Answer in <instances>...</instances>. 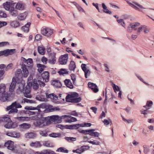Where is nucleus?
<instances>
[{
  "instance_id": "54",
  "label": "nucleus",
  "mask_w": 154,
  "mask_h": 154,
  "mask_svg": "<svg viewBox=\"0 0 154 154\" xmlns=\"http://www.w3.org/2000/svg\"><path fill=\"white\" fill-rule=\"evenodd\" d=\"M40 134L42 136L46 137L47 136V132L45 131H40Z\"/></svg>"
},
{
  "instance_id": "3",
  "label": "nucleus",
  "mask_w": 154,
  "mask_h": 154,
  "mask_svg": "<svg viewBox=\"0 0 154 154\" xmlns=\"http://www.w3.org/2000/svg\"><path fill=\"white\" fill-rule=\"evenodd\" d=\"M6 88L4 84H0V100L3 102L7 101L8 98V93L5 91Z\"/></svg>"
},
{
  "instance_id": "58",
  "label": "nucleus",
  "mask_w": 154,
  "mask_h": 154,
  "mask_svg": "<svg viewBox=\"0 0 154 154\" xmlns=\"http://www.w3.org/2000/svg\"><path fill=\"white\" fill-rule=\"evenodd\" d=\"M6 17V14L4 13L2 11H0V18Z\"/></svg>"
},
{
  "instance_id": "18",
  "label": "nucleus",
  "mask_w": 154,
  "mask_h": 154,
  "mask_svg": "<svg viewBox=\"0 0 154 154\" xmlns=\"http://www.w3.org/2000/svg\"><path fill=\"white\" fill-rule=\"evenodd\" d=\"M89 87L91 88L94 92H97L99 90L97 88V86L95 84L89 82L88 83Z\"/></svg>"
},
{
  "instance_id": "48",
  "label": "nucleus",
  "mask_w": 154,
  "mask_h": 154,
  "mask_svg": "<svg viewBox=\"0 0 154 154\" xmlns=\"http://www.w3.org/2000/svg\"><path fill=\"white\" fill-rule=\"evenodd\" d=\"M117 21L119 23H120L121 25H122L124 27H125V24L123 19H119V20H118Z\"/></svg>"
},
{
  "instance_id": "25",
  "label": "nucleus",
  "mask_w": 154,
  "mask_h": 154,
  "mask_svg": "<svg viewBox=\"0 0 154 154\" xmlns=\"http://www.w3.org/2000/svg\"><path fill=\"white\" fill-rule=\"evenodd\" d=\"M6 134L8 136L13 137H19L20 135L17 134L15 132H9L6 133Z\"/></svg>"
},
{
  "instance_id": "35",
  "label": "nucleus",
  "mask_w": 154,
  "mask_h": 154,
  "mask_svg": "<svg viewBox=\"0 0 154 154\" xmlns=\"http://www.w3.org/2000/svg\"><path fill=\"white\" fill-rule=\"evenodd\" d=\"M20 126L21 128H23L24 129L29 128L31 126L30 124L26 123H23L20 125Z\"/></svg>"
},
{
  "instance_id": "53",
  "label": "nucleus",
  "mask_w": 154,
  "mask_h": 154,
  "mask_svg": "<svg viewBox=\"0 0 154 154\" xmlns=\"http://www.w3.org/2000/svg\"><path fill=\"white\" fill-rule=\"evenodd\" d=\"M103 122L104 124L106 125L109 124L110 123H111V124H112V121L110 119H109V120L107 119H104L103 121Z\"/></svg>"
},
{
  "instance_id": "57",
  "label": "nucleus",
  "mask_w": 154,
  "mask_h": 154,
  "mask_svg": "<svg viewBox=\"0 0 154 154\" xmlns=\"http://www.w3.org/2000/svg\"><path fill=\"white\" fill-rule=\"evenodd\" d=\"M71 79L73 81V82L74 84L75 83L76 78L75 75L74 74H71Z\"/></svg>"
},
{
  "instance_id": "42",
  "label": "nucleus",
  "mask_w": 154,
  "mask_h": 154,
  "mask_svg": "<svg viewBox=\"0 0 154 154\" xmlns=\"http://www.w3.org/2000/svg\"><path fill=\"white\" fill-rule=\"evenodd\" d=\"M57 151L60 152L65 153H68V151L67 149H65L63 147H60L58 148L57 150Z\"/></svg>"
},
{
  "instance_id": "21",
  "label": "nucleus",
  "mask_w": 154,
  "mask_h": 154,
  "mask_svg": "<svg viewBox=\"0 0 154 154\" xmlns=\"http://www.w3.org/2000/svg\"><path fill=\"white\" fill-rule=\"evenodd\" d=\"M65 84L67 87L70 89H72L73 88V86L71 80L69 79H66L64 81Z\"/></svg>"
},
{
  "instance_id": "22",
  "label": "nucleus",
  "mask_w": 154,
  "mask_h": 154,
  "mask_svg": "<svg viewBox=\"0 0 154 154\" xmlns=\"http://www.w3.org/2000/svg\"><path fill=\"white\" fill-rule=\"evenodd\" d=\"M27 13L26 12L20 14L17 17L18 20H24L27 16Z\"/></svg>"
},
{
  "instance_id": "6",
  "label": "nucleus",
  "mask_w": 154,
  "mask_h": 154,
  "mask_svg": "<svg viewBox=\"0 0 154 154\" xmlns=\"http://www.w3.org/2000/svg\"><path fill=\"white\" fill-rule=\"evenodd\" d=\"M66 99L67 102L74 103L79 102L82 100L80 97L75 98L70 94L68 95L66 97Z\"/></svg>"
},
{
  "instance_id": "1",
  "label": "nucleus",
  "mask_w": 154,
  "mask_h": 154,
  "mask_svg": "<svg viewBox=\"0 0 154 154\" xmlns=\"http://www.w3.org/2000/svg\"><path fill=\"white\" fill-rule=\"evenodd\" d=\"M22 107V106L20 104L16 101L12 103L11 104L8 106L6 109L7 111H9L8 112V114H13L18 113H26V111L24 110L19 111H18L17 108Z\"/></svg>"
},
{
  "instance_id": "16",
  "label": "nucleus",
  "mask_w": 154,
  "mask_h": 154,
  "mask_svg": "<svg viewBox=\"0 0 154 154\" xmlns=\"http://www.w3.org/2000/svg\"><path fill=\"white\" fill-rule=\"evenodd\" d=\"M69 116L64 115L62 116L61 117H59L58 116V118L57 119V123H60L63 120L65 122H68V120H69Z\"/></svg>"
},
{
  "instance_id": "27",
  "label": "nucleus",
  "mask_w": 154,
  "mask_h": 154,
  "mask_svg": "<svg viewBox=\"0 0 154 154\" xmlns=\"http://www.w3.org/2000/svg\"><path fill=\"white\" fill-rule=\"evenodd\" d=\"M102 7L103 9V12L104 13L109 14H112V12L111 11H109L107 9L106 6L105 5L104 3H103L102 4Z\"/></svg>"
},
{
  "instance_id": "19",
  "label": "nucleus",
  "mask_w": 154,
  "mask_h": 154,
  "mask_svg": "<svg viewBox=\"0 0 154 154\" xmlns=\"http://www.w3.org/2000/svg\"><path fill=\"white\" fill-rule=\"evenodd\" d=\"M41 75L43 81L45 80V82L49 81V76L48 72H45L42 74Z\"/></svg>"
},
{
  "instance_id": "20",
  "label": "nucleus",
  "mask_w": 154,
  "mask_h": 154,
  "mask_svg": "<svg viewBox=\"0 0 154 154\" xmlns=\"http://www.w3.org/2000/svg\"><path fill=\"white\" fill-rule=\"evenodd\" d=\"M51 84L56 88H60L62 85L61 82L58 80H53L51 81Z\"/></svg>"
},
{
  "instance_id": "36",
  "label": "nucleus",
  "mask_w": 154,
  "mask_h": 154,
  "mask_svg": "<svg viewBox=\"0 0 154 154\" xmlns=\"http://www.w3.org/2000/svg\"><path fill=\"white\" fill-rule=\"evenodd\" d=\"M19 23L17 21H12L11 22V25L14 27H17L19 26Z\"/></svg>"
},
{
  "instance_id": "17",
  "label": "nucleus",
  "mask_w": 154,
  "mask_h": 154,
  "mask_svg": "<svg viewBox=\"0 0 154 154\" xmlns=\"http://www.w3.org/2000/svg\"><path fill=\"white\" fill-rule=\"evenodd\" d=\"M16 83V78L13 77L12 79V82L10 86L9 90L11 92H13L15 88Z\"/></svg>"
},
{
  "instance_id": "63",
  "label": "nucleus",
  "mask_w": 154,
  "mask_h": 154,
  "mask_svg": "<svg viewBox=\"0 0 154 154\" xmlns=\"http://www.w3.org/2000/svg\"><path fill=\"white\" fill-rule=\"evenodd\" d=\"M38 83L39 85L41 87H43L45 85V84L43 82L40 80H38Z\"/></svg>"
},
{
  "instance_id": "33",
  "label": "nucleus",
  "mask_w": 154,
  "mask_h": 154,
  "mask_svg": "<svg viewBox=\"0 0 154 154\" xmlns=\"http://www.w3.org/2000/svg\"><path fill=\"white\" fill-rule=\"evenodd\" d=\"M25 137L29 138H33L35 137V134L34 133H30L25 134Z\"/></svg>"
},
{
  "instance_id": "2",
  "label": "nucleus",
  "mask_w": 154,
  "mask_h": 154,
  "mask_svg": "<svg viewBox=\"0 0 154 154\" xmlns=\"http://www.w3.org/2000/svg\"><path fill=\"white\" fill-rule=\"evenodd\" d=\"M0 122L4 123V126L7 128H14L17 126L16 124L13 123L11 119L7 116L0 117Z\"/></svg>"
},
{
  "instance_id": "24",
  "label": "nucleus",
  "mask_w": 154,
  "mask_h": 154,
  "mask_svg": "<svg viewBox=\"0 0 154 154\" xmlns=\"http://www.w3.org/2000/svg\"><path fill=\"white\" fill-rule=\"evenodd\" d=\"M31 24L30 22H28L27 23L22 27V29L24 32H27L29 30V27Z\"/></svg>"
},
{
  "instance_id": "50",
  "label": "nucleus",
  "mask_w": 154,
  "mask_h": 154,
  "mask_svg": "<svg viewBox=\"0 0 154 154\" xmlns=\"http://www.w3.org/2000/svg\"><path fill=\"white\" fill-rule=\"evenodd\" d=\"M65 139L67 140L68 141H69V140L73 141H75L76 140V139L75 138L73 137H66L65 138Z\"/></svg>"
},
{
  "instance_id": "15",
  "label": "nucleus",
  "mask_w": 154,
  "mask_h": 154,
  "mask_svg": "<svg viewBox=\"0 0 154 154\" xmlns=\"http://www.w3.org/2000/svg\"><path fill=\"white\" fill-rule=\"evenodd\" d=\"M90 147L88 146H81L79 149H77L76 150H73L72 152H76L77 153L80 154L83 152L85 150L89 149Z\"/></svg>"
},
{
  "instance_id": "46",
  "label": "nucleus",
  "mask_w": 154,
  "mask_h": 154,
  "mask_svg": "<svg viewBox=\"0 0 154 154\" xmlns=\"http://www.w3.org/2000/svg\"><path fill=\"white\" fill-rule=\"evenodd\" d=\"M51 60H49L51 64H54L56 61L55 54H54L53 56L51 57Z\"/></svg>"
},
{
  "instance_id": "39",
  "label": "nucleus",
  "mask_w": 154,
  "mask_h": 154,
  "mask_svg": "<svg viewBox=\"0 0 154 154\" xmlns=\"http://www.w3.org/2000/svg\"><path fill=\"white\" fill-rule=\"evenodd\" d=\"M59 73L60 75H63L64 74H68V72L66 69H61L59 71Z\"/></svg>"
},
{
  "instance_id": "41",
  "label": "nucleus",
  "mask_w": 154,
  "mask_h": 154,
  "mask_svg": "<svg viewBox=\"0 0 154 154\" xmlns=\"http://www.w3.org/2000/svg\"><path fill=\"white\" fill-rule=\"evenodd\" d=\"M17 120L19 121H27L29 119V117H19L17 118Z\"/></svg>"
},
{
  "instance_id": "64",
  "label": "nucleus",
  "mask_w": 154,
  "mask_h": 154,
  "mask_svg": "<svg viewBox=\"0 0 154 154\" xmlns=\"http://www.w3.org/2000/svg\"><path fill=\"white\" fill-rule=\"evenodd\" d=\"M76 8H77V9H78V10L79 11L85 12V11L79 5L76 7Z\"/></svg>"
},
{
  "instance_id": "52",
  "label": "nucleus",
  "mask_w": 154,
  "mask_h": 154,
  "mask_svg": "<svg viewBox=\"0 0 154 154\" xmlns=\"http://www.w3.org/2000/svg\"><path fill=\"white\" fill-rule=\"evenodd\" d=\"M134 5L135 6H136L137 7L139 8H141L145 9V8H143L142 5L139 4L137 2H134ZM139 10V9L138 10Z\"/></svg>"
},
{
  "instance_id": "28",
  "label": "nucleus",
  "mask_w": 154,
  "mask_h": 154,
  "mask_svg": "<svg viewBox=\"0 0 154 154\" xmlns=\"http://www.w3.org/2000/svg\"><path fill=\"white\" fill-rule=\"evenodd\" d=\"M76 68V65L75 62L73 61H71L69 65V69L71 71H74Z\"/></svg>"
},
{
  "instance_id": "55",
  "label": "nucleus",
  "mask_w": 154,
  "mask_h": 154,
  "mask_svg": "<svg viewBox=\"0 0 154 154\" xmlns=\"http://www.w3.org/2000/svg\"><path fill=\"white\" fill-rule=\"evenodd\" d=\"M46 97L47 98H50L51 99H53V98H54V94H48L47 93H46Z\"/></svg>"
},
{
  "instance_id": "43",
  "label": "nucleus",
  "mask_w": 154,
  "mask_h": 154,
  "mask_svg": "<svg viewBox=\"0 0 154 154\" xmlns=\"http://www.w3.org/2000/svg\"><path fill=\"white\" fill-rule=\"evenodd\" d=\"M127 2L129 4V5L133 8L135 9V10L139 9V8L137 7L136 6H135L134 5V2H133L132 3H131L127 1Z\"/></svg>"
},
{
  "instance_id": "44",
  "label": "nucleus",
  "mask_w": 154,
  "mask_h": 154,
  "mask_svg": "<svg viewBox=\"0 0 154 154\" xmlns=\"http://www.w3.org/2000/svg\"><path fill=\"white\" fill-rule=\"evenodd\" d=\"M93 130H82L80 132L81 133L84 134H89L91 131Z\"/></svg>"
},
{
  "instance_id": "4",
  "label": "nucleus",
  "mask_w": 154,
  "mask_h": 154,
  "mask_svg": "<svg viewBox=\"0 0 154 154\" xmlns=\"http://www.w3.org/2000/svg\"><path fill=\"white\" fill-rule=\"evenodd\" d=\"M3 6L4 8L9 11L10 15L12 16L15 17L18 14V11L11 5L7 4H4Z\"/></svg>"
},
{
  "instance_id": "49",
  "label": "nucleus",
  "mask_w": 154,
  "mask_h": 154,
  "mask_svg": "<svg viewBox=\"0 0 154 154\" xmlns=\"http://www.w3.org/2000/svg\"><path fill=\"white\" fill-rule=\"evenodd\" d=\"M112 86L113 89L116 92V91H120V88L117 85H116L114 84H113Z\"/></svg>"
},
{
  "instance_id": "51",
  "label": "nucleus",
  "mask_w": 154,
  "mask_h": 154,
  "mask_svg": "<svg viewBox=\"0 0 154 154\" xmlns=\"http://www.w3.org/2000/svg\"><path fill=\"white\" fill-rule=\"evenodd\" d=\"M21 72V70L20 69H17L15 73L16 75L17 76V77L20 76L21 75H22Z\"/></svg>"
},
{
  "instance_id": "45",
  "label": "nucleus",
  "mask_w": 154,
  "mask_h": 154,
  "mask_svg": "<svg viewBox=\"0 0 154 154\" xmlns=\"http://www.w3.org/2000/svg\"><path fill=\"white\" fill-rule=\"evenodd\" d=\"M69 120H68V121L69 123H71L72 122H75L77 120L76 118L72 117L70 116H69Z\"/></svg>"
},
{
  "instance_id": "59",
  "label": "nucleus",
  "mask_w": 154,
  "mask_h": 154,
  "mask_svg": "<svg viewBox=\"0 0 154 154\" xmlns=\"http://www.w3.org/2000/svg\"><path fill=\"white\" fill-rule=\"evenodd\" d=\"M82 126L81 124H77L72 125V129H77L80 127Z\"/></svg>"
},
{
  "instance_id": "34",
  "label": "nucleus",
  "mask_w": 154,
  "mask_h": 154,
  "mask_svg": "<svg viewBox=\"0 0 154 154\" xmlns=\"http://www.w3.org/2000/svg\"><path fill=\"white\" fill-rule=\"evenodd\" d=\"M38 52L39 54L43 55L45 53V49L43 47H38Z\"/></svg>"
},
{
  "instance_id": "56",
  "label": "nucleus",
  "mask_w": 154,
  "mask_h": 154,
  "mask_svg": "<svg viewBox=\"0 0 154 154\" xmlns=\"http://www.w3.org/2000/svg\"><path fill=\"white\" fill-rule=\"evenodd\" d=\"M88 142L89 143H91L93 145H99L100 143V142L97 141H96L95 142H94V141H88Z\"/></svg>"
},
{
  "instance_id": "26",
  "label": "nucleus",
  "mask_w": 154,
  "mask_h": 154,
  "mask_svg": "<svg viewBox=\"0 0 154 154\" xmlns=\"http://www.w3.org/2000/svg\"><path fill=\"white\" fill-rule=\"evenodd\" d=\"M16 9L19 10H23L24 9V6L21 2L17 3L15 6Z\"/></svg>"
},
{
  "instance_id": "11",
  "label": "nucleus",
  "mask_w": 154,
  "mask_h": 154,
  "mask_svg": "<svg viewBox=\"0 0 154 154\" xmlns=\"http://www.w3.org/2000/svg\"><path fill=\"white\" fill-rule=\"evenodd\" d=\"M15 51L16 49H8L2 51H0V56L4 55L5 56H7L9 55L14 54Z\"/></svg>"
},
{
  "instance_id": "62",
  "label": "nucleus",
  "mask_w": 154,
  "mask_h": 154,
  "mask_svg": "<svg viewBox=\"0 0 154 154\" xmlns=\"http://www.w3.org/2000/svg\"><path fill=\"white\" fill-rule=\"evenodd\" d=\"M13 66V65L12 63H10L6 67L5 70L6 71H8L11 69Z\"/></svg>"
},
{
  "instance_id": "8",
  "label": "nucleus",
  "mask_w": 154,
  "mask_h": 154,
  "mask_svg": "<svg viewBox=\"0 0 154 154\" xmlns=\"http://www.w3.org/2000/svg\"><path fill=\"white\" fill-rule=\"evenodd\" d=\"M41 33L43 35L48 37L53 33V30L49 28H42L41 29Z\"/></svg>"
},
{
  "instance_id": "38",
  "label": "nucleus",
  "mask_w": 154,
  "mask_h": 154,
  "mask_svg": "<svg viewBox=\"0 0 154 154\" xmlns=\"http://www.w3.org/2000/svg\"><path fill=\"white\" fill-rule=\"evenodd\" d=\"M61 134H60L55 133H52L49 134V136L50 137L55 138L60 137L61 136Z\"/></svg>"
},
{
  "instance_id": "9",
  "label": "nucleus",
  "mask_w": 154,
  "mask_h": 154,
  "mask_svg": "<svg viewBox=\"0 0 154 154\" xmlns=\"http://www.w3.org/2000/svg\"><path fill=\"white\" fill-rule=\"evenodd\" d=\"M140 23L138 22L130 23L127 27V31L129 32H131L133 29L134 30H137L136 27L139 26Z\"/></svg>"
},
{
  "instance_id": "14",
  "label": "nucleus",
  "mask_w": 154,
  "mask_h": 154,
  "mask_svg": "<svg viewBox=\"0 0 154 154\" xmlns=\"http://www.w3.org/2000/svg\"><path fill=\"white\" fill-rule=\"evenodd\" d=\"M86 65L85 64H82L81 65V67L82 70L85 72V77L86 78H88V76L90 75L91 72L90 70L87 69L86 67Z\"/></svg>"
},
{
  "instance_id": "40",
  "label": "nucleus",
  "mask_w": 154,
  "mask_h": 154,
  "mask_svg": "<svg viewBox=\"0 0 154 154\" xmlns=\"http://www.w3.org/2000/svg\"><path fill=\"white\" fill-rule=\"evenodd\" d=\"M144 26V25H141L138 28L137 32V35L140 34V32L143 30Z\"/></svg>"
},
{
  "instance_id": "37",
  "label": "nucleus",
  "mask_w": 154,
  "mask_h": 154,
  "mask_svg": "<svg viewBox=\"0 0 154 154\" xmlns=\"http://www.w3.org/2000/svg\"><path fill=\"white\" fill-rule=\"evenodd\" d=\"M25 102L30 103H34L35 101L32 100H29L26 98L23 99V100L21 101V103H25Z\"/></svg>"
},
{
  "instance_id": "29",
  "label": "nucleus",
  "mask_w": 154,
  "mask_h": 154,
  "mask_svg": "<svg viewBox=\"0 0 154 154\" xmlns=\"http://www.w3.org/2000/svg\"><path fill=\"white\" fill-rule=\"evenodd\" d=\"M5 65L4 64L0 65V78L5 73L4 68Z\"/></svg>"
},
{
  "instance_id": "30",
  "label": "nucleus",
  "mask_w": 154,
  "mask_h": 154,
  "mask_svg": "<svg viewBox=\"0 0 154 154\" xmlns=\"http://www.w3.org/2000/svg\"><path fill=\"white\" fill-rule=\"evenodd\" d=\"M31 146L34 147H40L42 146V145L40 143L39 141H36L35 142H32L30 144Z\"/></svg>"
},
{
  "instance_id": "31",
  "label": "nucleus",
  "mask_w": 154,
  "mask_h": 154,
  "mask_svg": "<svg viewBox=\"0 0 154 154\" xmlns=\"http://www.w3.org/2000/svg\"><path fill=\"white\" fill-rule=\"evenodd\" d=\"M37 82H38L36 79H34L32 87L34 90H36L39 88V84Z\"/></svg>"
},
{
  "instance_id": "5",
  "label": "nucleus",
  "mask_w": 154,
  "mask_h": 154,
  "mask_svg": "<svg viewBox=\"0 0 154 154\" xmlns=\"http://www.w3.org/2000/svg\"><path fill=\"white\" fill-rule=\"evenodd\" d=\"M58 118H59L58 115H53L50 117L43 118L44 123L45 124L44 126H45L47 125L50 124L53 122H56L57 123Z\"/></svg>"
},
{
  "instance_id": "32",
  "label": "nucleus",
  "mask_w": 154,
  "mask_h": 154,
  "mask_svg": "<svg viewBox=\"0 0 154 154\" xmlns=\"http://www.w3.org/2000/svg\"><path fill=\"white\" fill-rule=\"evenodd\" d=\"M93 130L91 131L89 133V135L91 136H93L95 137H98L100 134L99 133L96 132H94L95 131L94 129H91Z\"/></svg>"
},
{
  "instance_id": "12",
  "label": "nucleus",
  "mask_w": 154,
  "mask_h": 154,
  "mask_svg": "<svg viewBox=\"0 0 154 154\" xmlns=\"http://www.w3.org/2000/svg\"><path fill=\"white\" fill-rule=\"evenodd\" d=\"M68 59V54H65L64 55H62L60 57L59 62L61 65L66 64L67 62Z\"/></svg>"
},
{
  "instance_id": "7",
  "label": "nucleus",
  "mask_w": 154,
  "mask_h": 154,
  "mask_svg": "<svg viewBox=\"0 0 154 154\" xmlns=\"http://www.w3.org/2000/svg\"><path fill=\"white\" fill-rule=\"evenodd\" d=\"M42 108V105H39L36 107H35V109L31 110H33V111H26V112L27 114L29 115H36L41 112L40 108Z\"/></svg>"
},
{
  "instance_id": "23",
  "label": "nucleus",
  "mask_w": 154,
  "mask_h": 154,
  "mask_svg": "<svg viewBox=\"0 0 154 154\" xmlns=\"http://www.w3.org/2000/svg\"><path fill=\"white\" fill-rule=\"evenodd\" d=\"M37 66L38 68V70L40 73H41L43 71L44 69L46 67V66L39 63L37 64Z\"/></svg>"
},
{
  "instance_id": "47",
  "label": "nucleus",
  "mask_w": 154,
  "mask_h": 154,
  "mask_svg": "<svg viewBox=\"0 0 154 154\" xmlns=\"http://www.w3.org/2000/svg\"><path fill=\"white\" fill-rule=\"evenodd\" d=\"M54 152L52 151H48L46 150L43 152H41L40 153L41 154H53Z\"/></svg>"
},
{
  "instance_id": "13",
  "label": "nucleus",
  "mask_w": 154,
  "mask_h": 154,
  "mask_svg": "<svg viewBox=\"0 0 154 154\" xmlns=\"http://www.w3.org/2000/svg\"><path fill=\"white\" fill-rule=\"evenodd\" d=\"M43 118H42L40 119L35 121L34 122L33 124L36 127L42 128L45 126Z\"/></svg>"
},
{
  "instance_id": "61",
  "label": "nucleus",
  "mask_w": 154,
  "mask_h": 154,
  "mask_svg": "<svg viewBox=\"0 0 154 154\" xmlns=\"http://www.w3.org/2000/svg\"><path fill=\"white\" fill-rule=\"evenodd\" d=\"M43 145L44 146H46V147L51 146V144L48 141L44 142L43 143Z\"/></svg>"
},
{
  "instance_id": "60",
  "label": "nucleus",
  "mask_w": 154,
  "mask_h": 154,
  "mask_svg": "<svg viewBox=\"0 0 154 154\" xmlns=\"http://www.w3.org/2000/svg\"><path fill=\"white\" fill-rule=\"evenodd\" d=\"M42 38V36L40 34H37L35 36V39L37 41H39Z\"/></svg>"
},
{
  "instance_id": "10",
  "label": "nucleus",
  "mask_w": 154,
  "mask_h": 154,
  "mask_svg": "<svg viewBox=\"0 0 154 154\" xmlns=\"http://www.w3.org/2000/svg\"><path fill=\"white\" fill-rule=\"evenodd\" d=\"M18 89L21 92L23 93H29L31 91L30 88L29 86H27L25 88L22 84H19Z\"/></svg>"
}]
</instances>
